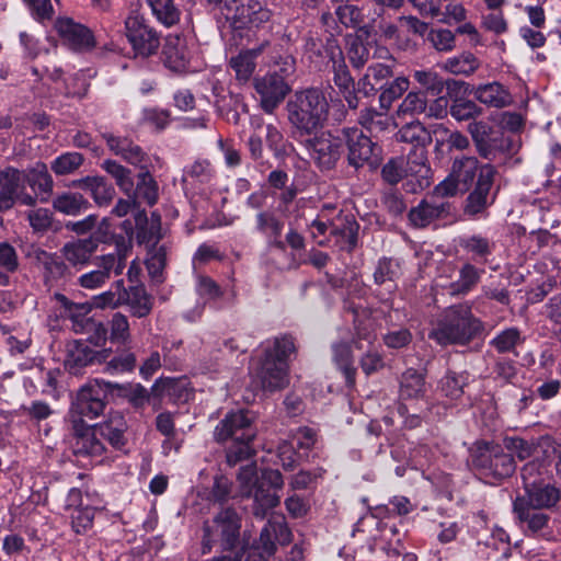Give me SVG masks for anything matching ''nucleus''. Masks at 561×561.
Instances as JSON below:
<instances>
[{
	"mask_svg": "<svg viewBox=\"0 0 561 561\" xmlns=\"http://www.w3.org/2000/svg\"><path fill=\"white\" fill-rule=\"evenodd\" d=\"M497 176L494 164L481 162L477 156L461 154L453 159L448 175L434 187L433 193L442 198L467 193L463 215L470 219L482 218L495 202Z\"/></svg>",
	"mask_w": 561,
	"mask_h": 561,
	"instance_id": "nucleus-1",
	"label": "nucleus"
},
{
	"mask_svg": "<svg viewBox=\"0 0 561 561\" xmlns=\"http://www.w3.org/2000/svg\"><path fill=\"white\" fill-rule=\"evenodd\" d=\"M238 493L241 499H252V513L263 519L268 511L279 504V491L284 485L283 476L275 469H263L257 473L255 462L242 466L237 474Z\"/></svg>",
	"mask_w": 561,
	"mask_h": 561,
	"instance_id": "nucleus-2",
	"label": "nucleus"
},
{
	"mask_svg": "<svg viewBox=\"0 0 561 561\" xmlns=\"http://www.w3.org/2000/svg\"><path fill=\"white\" fill-rule=\"evenodd\" d=\"M286 111L293 137H310L324 126L329 114V102L322 90L308 88L290 96Z\"/></svg>",
	"mask_w": 561,
	"mask_h": 561,
	"instance_id": "nucleus-3",
	"label": "nucleus"
},
{
	"mask_svg": "<svg viewBox=\"0 0 561 561\" xmlns=\"http://www.w3.org/2000/svg\"><path fill=\"white\" fill-rule=\"evenodd\" d=\"M484 323L477 318L471 307L459 304L447 308L433 324L428 337L440 346H466L480 337Z\"/></svg>",
	"mask_w": 561,
	"mask_h": 561,
	"instance_id": "nucleus-4",
	"label": "nucleus"
},
{
	"mask_svg": "<svg viewBox=\"0 0 561 561\" xmlns=\"http://www.w3.org/2000/svg\"><path fill=\"white\" fill-rule=\"evenodd\" d=\"M296 353L295 339L289 334L274 337L263 352L255 375L264 390L275 391L288 385V358Z\"/></svg>",
	"mask_w": 561,
	"mask_h": 561,
	"instance_id": "nucleus-5",
	"label": "nucleus"
},
{
	"mask_svg": "<svg viewBox=\"0 0 561 561\" xmlns=\"http://www.w3.org/2000/svg\"><path fill=\"white\" fill-rule=\"evenodd\" d=\"M473 469L492 483L501 482L516 470L514 456L502 445L492 442H478L471 451Z\"/></svg>",
	"mask_w": 561,
	"mask_h": 561,
	"instance_id": "nucleus-6",
	"label": "nucleus"
},
{
	"mask_svg": "<svg viewBox=\"0 0 561 561\" xmlns=\"http://www.w3.org/2000/svg\"><path fill=\"white\" fill-rule=\"evenodd\" d=\"M116 252L98 256V270L87 272L78 277L77 284L84 289L95 290L101 288L111 278V273L121 275L126 266L127 253L130 243L124 236L115 239Z\"/></svg>",
	"mask_w": 561,
	"mask_h": 561,
	"instance_id": "nucleus-7",
	"label": "nucleus"
},
{
	"mask_svg": "<svg viewBox=\"0 0 561 561\" xmlns=\"http://www.w3.org/2000/svg\"><path fill=\"white\" fill-rule=\"evenodd\" d=\"M225 13L234 28L259 27L271 18V11L257 0H207Z\"/></svg>",
	"mask_w": 561,
	"mask_h": 561,
	"instance_id": "nucleus-8",
	"label": "nucleus"
},
{
	"mask_svg": "<svg viewBox=\"0 0 561 561\" xmlns=\"http://www.w3.org/2000/svg\"><path fill=\"white\" fill-rule=\"evenodd\" d=\"M513 508L526 536L540 537L547 541L561 540V524L556 526L553 520L551 525L549 514L542 510L527 506L524 500H515Z\"/></svg>",
	"mask_w": 561,
	"mask_h": 561,
	"instance_id": "nucleus-9",
	"label": "nucleus"
},
{
	"mask_svg": "<svg viewBox=\"0 0 561 561\" xmlns=\"http://www.w3.org/2000/svg\"><path fill=\"white\" fill-rule=\"evenodd\" d=\"M113 388L122 389L123 387L98 379L94 383L82 387L72 402L71 421L83 420V417L93 420L102 414L105 409V393Z\"/></svg>",
	"mask_w": 561,
	"mask_h": 561,
	"instance_id": "nucleus-10",
	"label": "nucleus"
},
{
	"mask_svg": "<svg viewBox=\"0 0 561 561\" xmlns=\"http://www.w3.org/2000/svg\"><path fill=\"white\" fill-rule=\"evenodd\" d=\"M343 142L347 147V162L355 169L363 168L365 164L377 167L380 159V147L373 142L362 129L356 127H345L341 130Z\"/></svg>",
	"mask_w": 561,
	"mask_h": 561,
	"instance_id": "nucleus-11",
	"label": "nucleus"
},
{
	"mask_svg": "<svg viewBox=\"0 0 561 561\" xmlns=\"http://www.w3.org/2000/svg\"><path fill=\"white\" fill-rule=\"evenodd\" d=\"M467 131L474 145L478 157L492 161L499 152L511 151V140L504 138L494 126L485 121H473L467 125Z\"/></svg>",
	"mask_w": 561,
	"mask_h": 561,
	"instance_id": "nucleus-12",
	"label": "nucleus"
},
{
	"mask_svg": "<svg viewBox=\"0 0 561 561\" xmlns=\"http://www.w3.org/2000/svg\"><path fill=\"white\" fill-rule=\"evenodd\" d=\"M313 135L314 137H308L305 144L314 163L321 170L334 169L343 152V136H333L330 131Z\"/></svg>",
	"mask_w": 561,
	"mask_h": 561,
	"instance_id": "nucleus-13",
	"label": "nucleus"
},
{
	"mask_svg": "<svg viewBox=\"0 0 561 561\" xmlns=\"http://www.w3.org/2000/svg\"><path fill=\"white\" fill-rule=\"evenodd\" d=\"M111 355V348L94 350L84 341L73 340L66 346L64 367L71 375H81L85 367L103 364Z\"/></svg>",
	"mask_w": 561,
	"mask_h": 561,
	"instance_id": "nucleus-14",
	"label": "nucleus"
},
{
	"mask_svg": "<svg viewBox=\"0 0 561 561\" xmlns=\"http://www.w3.org/2000/svg\"><path fill=\"white\" fill-rule=\"evenodd\" d=\"M255 436L253 415L248 410L227 413L214 430V439L217 443H225L228 439H254Z\"/></svg>",
	"mask_w": 561,
	"mask_h": 561,
	"instance_id": "nucleus-15",
	"label": "nucleus"
},
{
	"mask_svg": "<svg viewBox=\"0 0 561 561\" xmlns=\"http://www.w3.org/2000/svg\"><path fill=\"white\" fill-rule=\"evenodd\" d=\"M126 36L138 55L144 57L157 53L160 39L157 32L149 26L144 16L133 14L125 22Z\"/></svg>",
	"mask_w": 561,
	"mask_h": 561,
	"instance_id": "nucleus-16",
	"label": "nucleus"
},
{
	"mask_svg": "<svg viewBox=\"0 0 561 561\" xmlns=\"http://www.w3.org/2000/svg\"><path fill=\"white\" fill-rule=\"evenodd\" d=\"M23 188V173L14 168L0 170V209H10L15 202L24 206H34L36 197L26 192H19Z\"/></svg>",
	"mask_w": 561,
	"mask_h": 561,
	"instance_id": "nucleus-17",
	"label": "nucleus"
},
{
	"mask_svg": "<svg viewBox=\"0 0 561 561\" xmlns=\"http://www.w3.org/2000/svg\"><path fill=\"white\" fill-rule=\"evenodd\" d=\"M254 89L260 95L262 108L270 114L274 112L290 91L289 84L285 81V76L276 71L254 79Z\"/></svg>",
	"mask_w": 561,
	"mask_h": 561,
	"instance_id": "nucleus-18",
	"label": "nucleus"
},
{
	"mask_svg": "<svg viewBox=\"0 0 561 561\" xmlns=\"http://www.w3.org/2000/svg\"><path fill=\"white\" fill-rule=\"evenodd\" d=\"M453 210L454 206L448 201L424 198L410 209L408 218L413 227L425 228L435 220L448 218Z\"/></svg>",
	"mask_w": 561,
	"mask_h": 561,
	"instance_id": "nucleus-19",
	"label": "nucleus"
},
{
	"mask_svg": "<svg viewBox=\"0 0 561 561\" xmlns=\"http://www.w3.org/2000/svg\"><path fill=\"white\" fill-rule=\"evenodd\" d=\"M72 449L78 456H101L105 450L96 427H90L83 420H72Z\"/></svg>",
	"mask_w": 561,
	"mask_h": 561,
	"instance_id": "nucleus-20",
	"label": "nucleus"
},
{
	"mask_svg": "<svg viewBox=\"0 0 561 561\" xmlns=\"http://www.w3.org/2000/svg\"><path fill=\"white\" fill-rule=\"evenodd\" d=\"M102 138L114 154L122 157L126 162L140 169L147 168L148 154L130 138L115 136L112 133H103Z\"/></svg>",
	"mask_w": 561,
	"mask_h": 561,
	"instance_id": "nucleus-21",
	"label": "nucleus"
},
{
	"mask_svg": "<svg viewBox=\"0 0 561 561\" xmlns=\"http://www.w3.org/2000/svg\"><path fill=\"white\" fill-rule=\"evenodd\" d=\"M214 524L220 531L222 551H232L239 545L241 518L232 507L221 510L215 517Z\"/></svg>",
	"mask_w": 561,
	"mask_h": 561,
	"instance_id": "nucleus-22",
	"label": "nucleus"
},
{
	"mask_svg": "<svg viewBox=\"0 0 561 561\" xmlns=\"http://www.w3.org/2000/svg\"><path fill=\"white\" fill-rule=\"evenodd\" d=\"M55 27L60 37L75 50L90 49L95 45L91 31L72 19H58Z\"/></svg>",
	"mask_w": 561,
	"mask_h": 561,
	"instance_id": "nucleus-23",
	"label": "nucleus"
},
{
	"mask_svg": "<svg viewBox=\"0 0 561 561\" xmlns=\"http://www.w3.org/2000/svg\"><path fill=\"white\" fill-rule=\"evenodd\" d=\"M99 240L89 237L69 241L60 249V253L66 262L73 267H82L90 263L91 257L96 252Z\"/></svg>",
	"mask_w": 561,
	"mask_h": 561,
	"instance_id": "nucleus-24",
	"label": "nucleus"
},
{
	"mask_svg": "<svg viewBox=\"0 0 561 561\" xmlns=\"http://www.w3.org/2000/svg\"><path fill=\"white\" fill-rule=\"evenodd\" d=\"M333 82L343 95L347 106L356 110L359 105L357 83H355L344 58L332 62Z\"/></svg>",
	"mask_w": 561,
	"mask_h": 561,
	"instance_id": "nucleus-25",
	"label": "nucleus"
},
{
	"mask_svg": "<svg viewBox=\"0 0 561 561\" xmlns=\"http://www.w3.org/2000/svg\"><path fill=\"white\" fill-rule=\"evenodd\" d=\"M21 172L23 173V184L27 183L35 193L32 196L42 203L48 202L53 193L54 181L46 164L37 162L33 168Z\"/></svg>",
	"mask_w": 561,
	"mask_h": 561,
	"instance_id": "nucleus-26",
	"label": "nucleus"
},
{
	"mask_svg": "<svg viewBox=\"0 0 561 561\" xmlns=\"http://www.w3.org/2000/svg\"><path fill=\"white\" fill-rule=\"evenodd\" d=\"M393 77L392 67L385 64L370 65L357 81V92L363 96H373Z\"/></svg>",
	"mask_w": 561,
	"mask_h": 561,
	"instance_id": "nucleus-27",
	"label": "nucleus"
},
{
	"mask_svg": "<svg viewBox=\"0 0 561 561\" xmlns=\"http://www.w3.org/2000/svg\"><path fill=\"white\" fill-rule=\"evenodd\" d=\"M404 169L408 176L416 179L421 188H426L431 185L432 169L428 164L426 148H412L407 156V160H404Z\"/></svg>",
	"mask_w": 561,
	"mask_h": 561,
	"instance_id": "nucleus-28",
	"label": "nucleus"
},
{
	"mask_svg": "<svg viewBox=\"0 0 561 561\" xmlns=\"http://www.w3.org/2000/svg\"><path fill=\"white\" fill-rule=\"evenodd\" d=\"M473 96L480 103L494 108H503L513 103L510 91L497 81L476 87Z\"/></svg>",
	"mask_w": 561,
	"mask_h": 561,
	"instance_id": "nucleus-29",
	"label": "nucleus"
},
{
	"mask_svg": "<svg viewBox=\"0 0 561 561\" xmlns=\"http://www.w3.org/2000/svg\"><path fill=\"white\" fill-rule=\"evenodd\" d=\"M95 427L99 436L115 449H122L126 445L127 438L125 433L128 425L121 413L115 412L110 414V417L105 422L95 425Z\"/></svg>",
	"mask_w": 561,
	"mask_h": 561,
	"instance_id": "nucleus-30",
	"label": "nucleus"
},
{
	"mask_svg": "<svg viewBox=\"0 0 561 561\" xmlns=\"http://www.w3.org/2000/svg\"><path fill=\"white\" fill-rule=\"evenodd\" d=\"M358 229L359 226L353 217L344 216L331 222L330 236L335 239L341 250L352 252L357 245Z\"/></svg>",
	"mask_w": 561,
	"mask_h": 561,
	"instance_id": "nucleus-31",
	"label": "nucleus"
},
{
	"mask_svg": "<svg viewBox=\"0 0 561 561\" xmlns=\"http://www.w3.org/2000/svg\"><path fill=\"white\" fill-rule=\"evenodd\" d=\"M136 238L139 244L151 247L158 244L162 238L161 217L157 213H152L148 218L145 211H138L135 216Z\"/></svg>",
	"mask_w": 561,
	"mask_h": 561,
	"instance_id": "nucleus-32",
	"label": "nucleus"
},
{
	"mask_svg": "<svg viewBox=\"0 0 561 561\" xmlns=\"http://www.w3.org/2000/svg\"><path fill=\"white\" fill-rule=\"evenodd\" d=\"M516 500H524L527 506L536 508H550L554 506L560 500V492L557 488L543 481L525 489V495L516 497Z\"/></svg>",
	"mask_w": 561,
	"mask_h": 561,
	"instance_id": "nucleus-33",
	"label": "nucleus"
},
{
	"mask_svg": "<svg viewBox=\"0 0 561 561\" xmlns=\"http://www.w3.org/2000/svg\"><path fill=\"white\" fill-rule=\"evenodd\" d=\"M165 66L175 72H182L188 65V50L186 42L180 36H169L163 46Z\"/></svg>",
	"mask_w": 561,
	"mask_h": 561,
	"instance_id": "nucleus-34",
	"label": "nucleus"
},
{
	"mask_svg": "<svg viewBox=\"0 0 561 561\" xmlns=\"http://www.w3.org/2000/svg\"><path fill=\"white\" fill-rule=\"evenodd\" d=\"M37 260L43 266V277L47 286H53L71 274L62 255L41 251L37 254Z\"/></svg>",
	"mask_w": 561,
	"mask_h": 561,
	"instance_id": "nucleus-35",
	"label": "nucleus"
},
{
	"mask_svg": "<svg viewBox=\"0 0 561 561\" xmlns=\"http://www.w3.org/2000/svg\"><path fill=\"white\" fill-rule=\"evenodd\" d=\"M284 222L271 211H261L256 215V229L268 241L270 245L284 251L285 243L280 240Z\"/></svg>",
	"mask_w": 561,
	"mask_h": 561,
	"instance_id": "nucleus-36",
	"label": "nucleus"
},
{
	"mask_svg": "<svg viewBox=\"0 0 561 561\" xmlns=\"http://www.w3.org/2000/svg\"><path fill=\"white\" fill-rule=\"evenodd\" d=\"M124 305H127L134 317H147L153 307V298L142 285L130 286L128 293H123Z\"/></svg>",
	"mask_w": 561,
	"mask_h": 561,
	"instance_id": "nucleus-37",
	"label": "nucleus"
},
{
	"mask_svg": "<svg viewBox=\"0 0 561 561\" xmlns=\"http://www.w3.org/2000/svg\"><path fill=\"white\" fill-rule=\"evenodd\" d=\"M152 393L153 398H158V401L167 397L173 403L186 401L188 398L185 382L170 377L157 379L152 385Z\"/></svg>",
	"mask_w": 561,
	"mask_h": 561,
	"instance_id": "nucleus-38",
	"label": "nucleus"
},
{
	"mask_svg": "<svg viewBox=\"0 0 561 561\" xmlns=\"http://www.w3.org/2000/svg\"><path fill=\"white\" fill-rule=\"evenodd\" d=\"M333 362L345 377V383L352 388L356 382V368L353 365L351 345L346 342H337L332 345Z\"/></svg>",
	"mask_w": 561,
	"mask_h": 561,
	"instance_id": "nucleus-39",
	"label": "nucleus"
},
{
	"mask_svg": "<svg viewBox=\"0 0 561 561\" xmlns=\"http://www.w3.org/2000/svg\"><path fill=\"white\" fill-rule=\"evenodd\" d=\"M413 77L415 81L424 88L423 92H425V95L431 94L432 96H437L443 92L445 87L448 90H454L457 87L465 85V82L462 81H444L442 77L433 71L417 70L414 72Z\"/></svg>",
	"mask_w": 561,
	"mask_h": 561,
	"instance_id": "nucleus-40",
	"label": "nucleus"
},
{
	"mask_svg": "<svg viewBox=\"0 0 561 561\" xmlns=\"http://www.w3.org/2000/svg\"><path fill=\"white\" fill-rule=\"evenodd\" d=\"M425 377L414 368H408L400 379V399L412 400L425 396Z\"/></svg>",
	"mask_w": 561,
	"mask_h": 561,
	"instance_id": "nucleus-41",
	"label": "nucleus"
},
{
	"mask_svg": "<svg viewBox=\"0 0 561 561\" xmlns=\"http://www.w3.org/2000/svg\"><path fill=\"white\" fill-rule=\"evenodd\" d=\"M79 184L91 194L99 206L108 205L115 196L113 185L102 176H87Z\"/></svg>",
	"mask_w": 561,
	"mask_h": 561,
	"instance_id": "nucleus-42",
	"label": "nucleus"
},
{
	"mask_svg": "<svg viewBox=\"0 0 561 561\" xmlns=\"http://www.w3.org/2000/svg\"><path fill=\"white\" fill-rule=\"evenodd\" d=\"M53 207L61 214L76 216L88 209L89 202L80 193L66 192L54 198Z\"/></svg>",
	"mask_w": 561,
	"mask_h": 561,
	"instance_id": "nucleus-43",
	"label": "nucleus"
},
{
	"mask_svg": "<svg viewBox=\"0 0 561 561\" xmlns=\"http://www.w3.org/2000/svg\"><path fill=\"white\" fill-rule=\"evenodd\" d=\"M399 264L392 259H380L374 272V282L378 286H386L389 294L396 290Z\"/></svg>",
	"mask_w": 561,
	"mask_h": 561,
	"instance_id": "nucleus-44",
	"label": "nucleus"
},
{
	"mask_svg": "<svg viewBox=\"0 0 561 561\" xmlns=\"http://www.w3.org/2000/svg\"><path fill=\"white\" fill-rule=\"evenodd\" d=\"M101 167L115 180L116 185L121 188L122 192L128 196H131L134 191V180L131 176V171L128 168L112 159L104 160Z\"/></svg>",
	"mask_w": 561,
	"mask_h": 561,
	"instance_id": "nucleus-45",
	"label": "nucleus"
},
{
	"mask_svg": "<svg viewBox=\"0 0 561 561\" xmlns=\"http://www.w3.org/2000/svg\"><path fill=\"white\" fill-rule=\"evenodd\" d=\"M480 67L477 57L471 53H462L458 56L447 58L442 68L453 75L470 76Z\"/></svg>",
	"mask_w": 561,
	"mask_h": 561,
	"instance_id": "nucleus-46",
	"label": "nucleus"
},
{
	"mask_svg": "<svg viewBox=\"0 0 561 561\" xmlns=\"http://www.w3.org/2000/svg\"><path fill=\"white\" fill-rule=\"evenodd\" d=\"M525 342V337L522 336L519 329L507 328L497 333L490 342L499 353H513L517 355L516 348Z\"/></svg>",
	"mask_w": 561,
	"mask_h": 561,
	"instance_id": "nucleus-47",
	"label": "nucleus"
},
{
	"mask_svg": "<svg viewBox=\"0 0 561 561\" xmlns=\"http://www.w3.org/2000/svg\"><path fill=\"white\" fill-rule=\"evenodd\" d=\"M107 328L111 343L125 346L131 341L129 321L126 314L119 311L113 313Z\"/></svg>",
	"mask_w": 561,
	"mask_h": 561,
	"instance_id": "nucleus-48",
	"label": "nucleus"
},
{
	"mask_svg": "<svg viewBox=\"0 0 561 561\" xmlns=\"http://www.w3.org/2000/svg\"><path fill=\"white\" fill-rule=\"evenodd\" d=\"M397 139L412 145V148L423 147L431 142L432 137L421 123H410L402 126L397 133Z\"/></svg>",
	"mask_w": 561,
	"mask_h": 561,
	"instance_id": "nucleus-49",
	"label": "nucleus"
},
{
	"mask_svg": "<svg viewBox=\"0 0 561 561\" xmlns=\"http://www.w3.org/2000/svg\"><path fill=\"white\" fill-rule=\"evenodd\" d=\"M254 439H236L231 440L226 448V463L232 468L242 461L249 460L255 456V449L252 446Z\"/></svg>",
	"mask_w": 561,
	"mask_h": 561,
	"instance_id": "nucleus-50",
	"label": "nucleus"
},
{
	"mask_svg": "<svg viewBox=\"0 0 561 561\" xmlns=\"http://www.w3.org/2000/svg\"><path fill=\"white\" fill-rule=\"evenodd\" d=\"M449 113L457 122H473L483 114L482 107H480L474 101L465 98H456L450 107Z\"/></svg>",
	"mask_w": 561,
	"mask_h": 561,
	"instance_id": "nucleus-51",
	"label": "nucleus"
},
{
	"mask_svg": "<svg viewBox=\"0 0 561 561\" xmlns=\"http://www.w3.org/2000/svg\"><path fill=\"white\" fill-rule=\"evenodd\" d=\"M159 187L157 181L149 171L140 172L138 174V182L134 186V194L137 198L144 199L148 205L152 206L157 203L159 196Z\"/></svg>",
	"mask_w": 561,
	"mask_h": 561,
	"instance_id": "nucleus-52",
	"label": "nucleus"
},
{
	"mask_svg": "<svg viewBox=\"0 0 561 561\" xmlns=\"http://www.w3.org/2000/svg\"><path fill=\"white\" fill-rule=\"evenodd\" d=\"M169 247L167 244H153L148 247L146 267L152 278H160L167 265Z\"/></svg>",
	"mask_w": 561,
	"mask_h": 561,
	"instance_id": "nucleus-53",
	"label": "nucleus"
},
{
	"mask_svg": "<svg viewBox=\"0 0 561 561\" xmlns=\"http://www.w3.org/2000/svg\"><path fill=\"white\" fill-rule=\"evenodd\" d=\"M410 82L405 77H397L391 82H386L383 88L380 90L379 103L383 110H389L392 103L398 100L408 89Z\"/></svg>",
	"mask_w": 561,
	"mask_h": 561,
	"instance_id": "nucleus-54",
	"label": "nucleus"
},
{
	"mask_svg": "<svg viewBox=\"0 0 561 561\" xmlns=\"http://www.w3.org/2000/svg\"><path fill=\"white\" fill-rule=\"evenodd\" d=\"M152 13L164 25L171 26L179 22L180 10L173 0H148Z\"/></svg>",
	"mask_w": 561,
	"mask_h": 561,
	"instance_id": "nucleus-55",
	"label": "nucleus"
},
{
	"mask_svg": "<svg viewBox=\"0 0 561 561\" xmlns=\"http://www.w3.org/2000/svg\"><path fill=\"white\" fill-rule=\"evenodd\" d=\"M483 270H478L474 265L466 263L459 271V278L451 285L453 294H467L480 280Z\"/></svg>",
	"mask_w": 561,
	"mask_h": 561,
	"instance_id": "nucleus-56",
	"label": "nucleus"
},
{
	"mask_svg": "<svg viewBox=\"0 0 561 561\" xmlns=\"http://www.w3.org/2000/svg\"><path fill=\"white\" fill-rule=\"evenodd\" d=\"M104 371L108 374L131 373L136 368L137 357L135 353L125 350L104 363Z\"/></svg>",
	"mask_w": 561,
	"mask_h": 561,
	"instance_id": "nucleus-57",
	"label": "nucleus"
},
{
	"mask_svg": "<svg viewBox=\"0 0 561 561\" xmlns=\"http://www.w3.org/2000/svg\"><path fill=\"white\" fill-rule=\"evenodd\" d=\"M214 178V170L207 160H196L184 169L183 183H208Z\"/></svg>",
	"mask_w": 561,
	"mask_h": 561,
	"instance_id": "nucleus-58",
	"label": "nucleus"
},
{
	"mask_svg": "<svg viewBox=\"0 0 561 561\" xmlns=\"http://www.w3.org/2000/svg\"><path fill=\"white\" fill-rule=\"evenodd\" d=\"M347 57L352 66L356 69L363 68L369 60L368 46L360 39V36L347 37Z\"/></svg>",
	"mask_w": 561,
	"mask_h": 561,
	"instance_id": "nucleus-59",
	"label": "nucleus"
},
{
	"mask_svg": "<svg viewBox=\"0 0 561 561\" xmlns=\"http://www.w3.org/2000/svg\"><path fill=\"white\" fill-rule=\"evenodd\" d=\"M467 374L449 371L440 381L443 393L451 400H457L463 394V388L468 385Z\"/></svg>",
	"mask_w": 561,
	"mask_h": 561,
	"instance_id": "nucleus-60",
	"label": "nucleus"
},
{
	"mask_svg": "<svg viewBox=\"0 0 561 561\" xmlns=\"http://www.w3.org/2000/svg\"><path fill=\"white\" fill-rule=\"evenodd\" d=\"M427 99L425 92L411 91L403 99L398 108V115H416L425 113Z\"/></svg>",
	"mask_w": 561,
	"mask_h": 561,
	"instance_id": "nucleus-61",
	"label": "nucleus"
},
{
	"mask_svg": "<svg viewBox=\"0 0 561 561\" xmlns=\"http://www.w3.org/2000/svg\"><path fill=\"white\" fill-rule=\"evenodd\" d=\"M84 328L82 330L76 329V333H84L88 334L87 343H91L94 346H103L108 339V328L101 321H96L93 318L84 321Z\"/></svg>",
	"mask_w": 561,
	"mask_h": 561,
	"instance_id": "nucleus-62",
	"label": "nucleus"
},
{
	"mask_svg": "<svg viewBox=\"0 0 561 561\" xmlns=\"http://www.w3.org/2000/svg\"><path fill=\"white\" fill-rule=\"evenodd\" d=\"M83 163V156L79 152H66L57 157L50 165V169L57 175H66L75 172Z\"/></svg>",
	"mask_w": 561,
	"mask_h": 561,
	"instance_id": "nucleus-63",
	"label": "nucleus"
},
{
	"mask_svg": "<svg viewBox=\"0 0 561 561\" xmlns=\"http://www.w3.org/2000/svg\"><path fill=\"white\" fill-rule=\"evenodd\" d=\"M335 15L339 22L347 28H357L364 22L362 10L353 4H342L336 8Z\"/></svg>",
	"mask_w": 561,
	"mask_h": 561,
	"instance_id": "nucleus-64",
	"label": "nucleus"
}]
</instances>
